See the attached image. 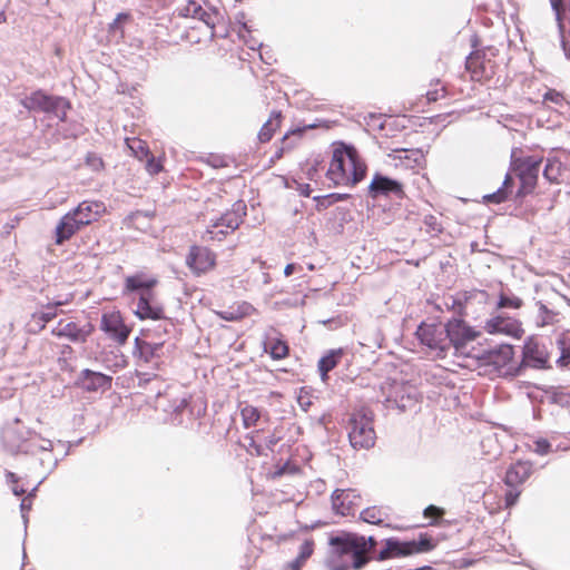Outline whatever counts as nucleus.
Returning <instances> with one entry per match:
<instances>
[{"mask_svg":"<svg viewBox=\"0 0 570 570\" xmlns=\"http://www.w3.org/2000/svg\"><path fill=\"white\" fill-rule=\"evenodd\" d=\"M444 95H445V89L442 87L440 89L429 90L426 92V99H428V101L433 102V101H436L440 98L444 97Z\"/></svg>","mask_w":570,"mask_h":570,"instance_id":"obj_45","label":"nucleus"},{"mask_svg":"<svg viewBox=\"0 0 570 570\" xmlns=\"http://www.w3.org/2000/svg\"><path fill=\"white\" fill-rule=\"evenodd\" d=\"M186 264L195 275H202L215 267L216 256L206 247L193 246L186 257Z\"/></svg>","mask_w":570,"mask_h":570,"instance_id":"obj_14","label":"nucleus"},{"mask_svg":"<svg viewBox=\"0 0 570 570\" xmlns=\"http://www.w3.org/2000/svg\"><path fill=\"white\" fill-rule=\"evenodd\" d=\"M81 380L88 391L107 390L111 386V377L99 372L83 370Z\"/></svg>","mask_w":570,"mask_h":570,"instance_id":"obj_23","label":"nucleus"},{"mask_svg":"<svg viewBox=\"0 0 570 570\" xmlns=\"http://www.w3.org/2000/svg\"><path fill=\"white\" fill-rule=\"evenodd\" d=\"M128 13H118L116 19L109 24V36L114 40H120L124 38V24L129 20Z\"/></svg>","mask_w":570,"mask_h":570,"instance_id":"obj_33","label":"nucleus"},{"mask_svg":"<svg viewBox=\"0 0 570 570\" xmlns=\"http://www.w3.org/2000/svg\"><path fill=\"white\" fill-rule=\"evenodd\" d=\"M556 314L547 308L546 305L540 304L539 312L537 316V325L538 326H547L554 322Z\"/></svg>","mask_w":570,"mask_h":570,"instance_id":"obj_39","label":"nucleus"},{"mask_svg":"<svg viewBox=\"0 0 570 570\" xmlns=\"http://www.w3.org/2000/svg\"><path fill=\"white\" fill-rule=\"evenodd\" d=\"M366 171L354 147L340 144L333 150L326 176L335 186H355Z\"/></svg>","mask_w":570,"mask_h":570,"instance_id":"obj_2","label":"nucleus"},{"mask_svg":"<svg viewBox=\"0 0 570 570\" xmlns=\"http://www.w3.org/2000/svg\"><path fill=\"white\" fill-rule=\"evenodd\" d=\"M126 145L131 154L139 160L145 159L150 154L147 144L139 138H126Z\"/></svg>","mask_w":570,"mask_h":570,"instance_id":"obj_32","label":"nucleus"},{"mask_svg":"<svg viewBox=\"0 0 570 570\" xmlns=\"http://www.w3.org/2000/svg\"><path fill=\"white\" fill-rule=\"evenodd\" d=\"M442 510H440L435 505H430L424 510V515L429 518H439L442 515Z\"/></svg>","mask_w":570,"mask_h":570,"instance_id":"obj_48","label":"nucleus"},{"mask_svg":"<svg viewBox=\"0 0 570 570\" xmlns=\"http://www.w3.org/2000/svg\"><path fill=\"white\" fill-rule=\"evenodd\" d=\"M288 569L289 570H301L302 567L295 560H293L292 562L288 563Z\"/></svg>","mask_w":570,"mask_h":570,"instance_id":"obj_53","label":"nucleus"},{"mask_svg":"<svg viewBox=\"0 0 570 570\" xmlns=\"http://www.w3.org/2000/svg\"><path fill=\"white\" fill-rule=\"evenodd\" d=\"M86 163L94 170H100L104 166L102 159L95 154H88Z\"/></svg>","mask_w":570,"mask_h":570,"instance_id":"obj_44","label":"nucleus"},{"mask_svg":"<svg viewBox=\"0 0 570 570\" xmlns=\"http://www.w3.org/2000/svg\"><path fill=\"white\" fill-rule=\"evenodd\" d=\"M446 352L453 350L455 356L465 358L480 357V348L474 346L480 332L464 321L452 318L446 323Z\"/></svg>","mask_w":570,"mask_h":570,"instance_id":"obj_4","label":"nucleus"},{"mask_svg":"<svg viewBox=\"0 0 570 570\" xmlns=\"http://www.w3.org/2000/svg\"><path fill=\"white\" fill-rule=\"evenodd\" d=\"M139 360L144 363H150L154 358L158 357V351L161 347V344L149 343L145 341L136 340Z\"/></svg>","mask_w":570,"mask_h":570,"instance_id":"obj_28","label":"nucleus"},{"mask_svg":"<svg viewBox=\"0 0 570 570\" xmlns=\"http://www.w3.org/2000/svg\"><path fill=\"white\" fill-rule=\"evenodd\" d=\"M20 508L22 511V517L26 518L24 512L30 510V508H31V498L30 497L24 498L20 504Z\"/></svg>","mask_w":570,"mask_h":570,"instance_id":"obj_49","label":"nucleus"},{"mask_svg":"<svg viewBox=\"0 0 570 570\" xmlns=\"http://www.w3.org/2000/svg\"><path fill=\"white\" fill-rule=\"evenodd\" d=\"M52 442L40 436H35L23 445L22 451L26 453L36 454L38 451H51Z\"/></svg>","mask_w":570,"mask_h":570,"instance_id":"obj_35","label":"nucleus"},{"mask_svg":"<svg viewBox=\"0 0 570 570\" xmlns=\"http://www.w3.org/2000/svg\"><path fill=\"white\" fill-rule=\"evenodd\" d=\"M250 446H254L258 454L261 453L259 445H256L253 436L250 438Z\"/></svg>","mask_w":570,"mask_h":570,"instance_id":"obj_56","label":"nucleus"},{"mask_svg":"<svg viewBox=\"0 0 570 570\" xmlns=\"http://www.w3.org/2000/svg\"><path fill=\"white\" fill-rule=\"evenodd\" d=\"M404 194L403 186L397 180L391 179L376 173L368 186V195L372 198H379L381 196L390 197H402Z\"/></svg>","mask_w":570,"mask_h":570,"instance_id":"obj_17","label":"nucleus"},{"mask_svg":"<svg viewBox=\"0 0 570 570\" xmlns=\"http://www.w3.org/2000/svg\"><path fill=\"white\" fill-rule=\"evenodd\" d=\"M106 210L100 202L85 200L61 217L55 228L56 244L70 239L83 226L96 222Z\"/></svg>","mask_w":570,"mask_h":570,"instance_id":"obj_3","label":"nucleus"},{"mask_svg":"<svg viewBox=\"0 0 570 570\" xmlns=\"http://www.w3.org/2000/svg\"><path fill=\"white\" fill-rule=\"evenodd\" d=\"M531 474V466L525 462H518L509 468L505 473V484L515 487L523 483Z\"/></svg>","mask_w":570,"mask_h":570,"instance_id":"obj_24","label":"nucleus"},{"mask_svg":"<svg viewBox=\"0 0 570 570\" xmlns=\"http://www.w3.org/2000/svg\"><path fill=\"white\" fill-rule=\"evenodd\" d=\"M298 402H299V405L306 411L307 406L309 405V402H307V401L303 402V397H299Z\"/></svg>","mask_w":570,"mask_h":570,"instance_id":"obj_55","label":"nucleus"},{"mask_svg":"<svg viewBox=\"0 0 570 570\" xmlns=\"http://www.w3.org/2000/svg\"><path fill=\"white\" fill-rule=\"evenodd\" d=\"M512 186V178L511 176L508 174L505 176V179L503 181V185L501 188H499L495 193H492V194H489V195H485L483 197L484 202L485 203H494V204H500L502 202H504L508 197V194H509V188Z\"/></svg>","mask_w":570,"mask_h":570,"instance_id":"obj_34","label":"nucleus"},{"mask_svg":"<svg viewBox=\"0 0 570 570\" xmlns=\"http://www.w3.org/2000/svg\"><path fill=\"white\" fill-rule=\"evenodd\" d=\"M101 330L119 344H124L130 333V328L124 323L118 311H110L102 314Z\"/></svg>","mask_w":570,"mask_h":570,"instance_id":"obj_15","label":"nucleus"},{"mask_svg":"<svg viewBox=\"0 0 570 570\" xmlns=\"http://www.w3.org/2000/svg\"><path fill=\"white\" fill-rule=\"evenodd\" d=\"M6 22V16L3 12H0V23H4Z\"/></svg>","mask_w":570,"mask_h":570,"instance_id":"obj_58","label":"nucleus"},{"mask_svg":"<svg viewBox=\"0 0 570 570\" xmlns=\"http://www.w3.org/2000/svg\"><path fill=\"white\" fill-rule=\"evenodd\" d=\"M566 167L557 158H548L543 169V176L550 183L560 184L562 181Z\"/></svg>","mask_w":570,"mask_h":570,"instance_id":"obj_26","label":"nucleus"},{"mask_svg":"<svg viewBox=\"0 0 570 570\" xmlns=\"http://www.w3.org/2000/svg\"><path fill=\"white\" fill-rule=\"evenodd\" d=\"M484 331L492 335H505L513 338H520L523 334L521 323L503 313L493 314L484 322Z\"/></svg>","mask_w":570,"mask_h":570,"instance_id":"obj_13","label":"nucleus"},{"mask_svg":"<svg viewBox=\"0 0 570 570\" xmlns=\"http://www.w3.org/2000/svg\"><path fill=\"white\" fill-rule=\"evenodd\" d=\"M277 441H278V438H277V436H275V435L271 436V438L267 440V442H266L267 448L272 449V448L277 443Z\"/></svg>","mask_w":570,"mask_h":570,"instance_id":"obj_51","label":"nucleus"},{"mask_svg":"<svg viewBox=\"0 0 570 570\" xmlns=\"http://www.w3.org/2000/svg\"><path fill=\"white\" fill-rule=\"evenodd\" d=\"M240 415L246 429L255 426L262 417L264 420H268L267 413L263 414L257 407L249 404H245L242 407Z\"/></svg>","mask_w":570,"mask_h":570,"instance_id":"obj_27","label":"nucleus"},{"mask_svg":"<svg viewBox=\"0 0 570 570\" xmlns=\"http://www.w3.org/2000/svg\"><path fill=\"white\" fill-rule=\"evenodd\" d=\"M296 265L295 264H288L286 265L285 269H284V274L285 276H291L295 271H296Z\"/></svg>","mask_w":570,"mask_h":570,"instance_id":"obj_50","label":"nucleus"},{"mask_svg":"<svg viewBox=\"0 0 570 570\" xmlns=\"http://www.w3.org/2000/svg\"><path fill=\"white\" fill-rule=\"evenodd\" d=\"M543 101L544 102H552L557 106H562V104L564 102V98L563 96L556 91V90H549L544 97H543Z\"/></svg>","mask_w":570,"mask_h":570,"instance_id":"obj_42","label":"nucleus"},{"mask_svg":"<svg viewBox=\"0 0 570 570\" xmlns=\"http://www.w3.org/2000/svg\"><path fill=\"white\" fill-rule=\"evenodd\" d=\"M302 193L305 195V196H308L309 195V188L308 186H306V188L304 190H302Z\"/></svg>","mask_w":570,"mask_h":570,"instance_id":"obj_59","label":"nucleus"},{"mask_svg":"<svg viewBox=\"0 0 570 570\" xmlns=\"http://www.w3.org/2000/svg\"><path fill=\"white\" fill-rule=\"evenodd\" d=\"M279 119H281V112L273 111L269 119L263 125V127L258 134V138L261 141L266 142V141L271 140L274 131L279 126Z\"/></svg>","mask_w":570,"mask_h":570,"instance_id":"obj_31","label":"nucleus"},{"mask_svg":"<svg viewBox=\"0 0 570 570\" xmlns=\"http://www.w3.org/2000/svg\"><path fill=\"white\" fill-rule=\"evenodd\" d=\"M433 548L434 544L425 535H421L417 541L413 540L407 542H400L395 539H389L386 540L385 549L380 551L377 559L382 561L390 558L404 557L419 552H426L432 550Z\"/></svg>","mask_w":570,"mask_h":570,"instance_id":"obj_10","label":"nucleus"},{"mask_svg":"<svg viewBox=\"0 0 570 570\" xmlns=\"http://www.w3.org/2000/svg\"><path fill=\"white\" fill-rule=\"evenodd\" d=\"M533 451L540 455L551 452V444L546 439H538L533 442Z\"/></svg>","mask_w":570,"mask_h":570,"instance_id":"obj_41","label":"nucleus"},{"mask_svg":"<svg viewBox=\"0 0 570 570\" xmlns=\"http://www.w3.org/2000/svg\"><path fill=\"white\" fill-rule=\"evenodd\" d=\"M56 317V311L53 307L49 306L46 311L35 313L32 315L31 322L29 326L32 328L37 326L39 330L43 328L46 323L52 321Z\"/></svg>","mask_w":570,"mask_h":570,"instance_id":"obj_37","label":"nucleus"},{"mask_svg":"<svg viewBox=\"0 0 570 570\" xmlns=\"http://www.w3.org/2000/svg\"><path fill=\"white\" fill-rule=\"evenodd\" d=\"M246 215V205L243 202L234 204L233 209L223 214L219 218L212 220L207 226L206 234L209 239L222 240L227 234L233 233L243 222Z\"/></svg>","mask_w":570,"mask_h":570,"instance_id":"obj_9","label":"nucleus"},{"mask_svg":"<svg viewBox=\"0 0 570 570\" xmlns=\"http://www.w3.org/2000/svg\"><path fill=\"white\" fill-rule=\"evenodd\" d=\"M446 324L422 323L416 331V336L438 357H444L446 355Z\"/></svg>","mask_w":570,"mask_h":570,"instance_id":"obj_12","label":"nucleus"},{"mask_svg":"<svg viewBox=\"0 0 570 570\" xmlns=\"http://www.w3.org/2000/svg\"><path fill=\"white\" fill-rule=\"evenodd\" d=\"M12 492H13L16 495H18V497H19V495L24 494V493H26V490H24V489H22V488H20V487H18V485H13V487H12Z\"/></svg>","mask_w":570,"mask_h":570,"instance_id":"obj_52","label":"nucleus"},{"mask_svg":"<svg viewBox=\"0 0 570 570\" xmlns=\"http://www.w3.org/2000/svg\"><path fill=\"white\" fill-rule=\"evenodd\" d=\"M306 560H307V559H301V557H299V556H297V558L295 559V561H296L301 567H303V566H304V563L306 562Z\"/></svg>","mask_w":570,"mask_h":570,"instance_id":"obj_57","label":"nucleus"},{"mask_svg":"<svg viewBox=\"0 0 570 570\" xmlns=\"http://www.w3.org/2000/svg\"><path fill=\"white\" fill-rule=\"evenodd\" d=\"M360 504V495L355 490H336L332 495L333 510L341 515L353 514Z\"/></svg>","mask_w":570,"mask_h":570,"instance_id":"obj_19","label":"nucleus"},{"mask_svg":"<svg viewBox=\"0 0 570 570\" xmlns=\"http://www.w3.org/2000/svg\"><path fill=\"white\" fill-rule=\"evenodd\" d=\"M382 393L385 395L387 406H396L402 411L414 409L419 402L416 386L407 382L386 383L382 386Z\"/></svg>","mask_w":570,"mask_h":570,"instance_id":"obj_8","label":"nucleus"},{"mask_svg":"<svg viewBox=\"0 0 570 570\" xmlns=\"http://www.w3.org/2000/svg\"><path fill=\"white\" fill-rule=\"evenodd\" d=\"M52 334L59 337H67L73 342H83L86 340V333L73 322L60 321L52 330Z\"/></svg>","mask_w":570,"mask_h":570,"instance_id":"obj_25","label":"nucleus"},{"mask_svg":"<svg viewBox=\"0 0 570 570\" xmlns=\"http://www.w3.org/2000/svg\"><path fill=\"white\" fill-rule=\"evenodd\" d=\"M157 281L144 274H137L126 278L128 291H139L140 296L136 307V315L139 318L159 320L163 317V308L155 302L151 288Z\"/></svg>","mask_w":570,"mask_h":570,"instance_id":"obj_5","label":"nucleus"},{"mask_svg":"<svg viewBox=\"0 0 570 570\" xmlns=\"http://www.w3.org/2000/svg\"><path fill=\"white\" fill-rule=\"evenodd\" d=\"M145 159L147 160L146 169L149 174L156 175L163 170L160 160H157L153 155L149 154Z\"/></svg>","mask_w":570,"mask_h":570,"instance_id":"obj_40","label":"nucleus"},{"mask_svg":"<svg viewBox=\"0 0 570 570\" xmlns=\"http://www.w3.org/2000/svg\"><path fill=\"white\" fill-rule=\"evenodd\" d=\"M342 356V350L331 351L327 355L323 356L318 362V370L322 376V380L325 382L327 379V373L332 371L338 363Z\"/></svg>","mask_w":570,"mask_h":570,"instance_id":"obj_29","label":"nucleus"},{"mask_svg":"<svg viewBox=\"0 0 570 570\" xmlns=\"http://www.w3.org/2000/svg\"><path fill=\"white\" fill-rule=\"evenodd\" d=\"M178 16L191 18L203 22L209 30H213L217 20V12L212 8H204L195 0L187 1L178 9Z\"/></svg>","mask_w":570,"mask_h":570,"instance_id":"obj_16","label":"nucleus"},{"mask_svg":"<svg viewBox=\"0 0 570 570\" xmlns=\"http://www.w3.org/2000/svg\"><path fill=\"white\" fill-rule=\"evenodd\" d=\"M540 164L541 160L533 157H527L524 159L517 158V150H512L511 165L513 169L518 171L521 180L519 194L525 195L533 190L537 185Z\"/></svg>","mask_w":570,"mask_h":570,"instance_id":"obj_11","label":"nucleus"},{"mask_svg":"<svg viewBox=\"0 0 570 570\" xmlns=\"http://www.w3.org/2000/svg\"><path fill=\"white\" fill-rule=\"evenodd\" d=\"M550 3L556 13L564 55L570 59V6L564 7L561 0H550Z\"/></svg>","mask_w":570,"mask_h":570,"instance_id":"obj_18","label":"nucleus"},{"mask_svg":"<svg viewBox=\"0 0 570 570\" xmlns=\"http://www.w3.org/2000/svg\"><path fill=\"white\" fill-rule=\"evenodd\" d=\"M557 363L561 367L570 365V346L562 348L561 356L558 358Z\"/></svg>","mask_w":570,"mask_h":570,"instance_id":"obj_46","label":"nucleus"},{"mask_svg":"<svg viewBox=\"0 0 570 570\" xmlns=\"http://www.w3.org/2000/svg\"><path fill=\"white\" fill-rule=\"evenodd\" d=\"M332 550L326 559L327 570H358L368 562L367 553L374 549L376 541L354 533L334 537L330 541Z\"/></svg>","mask_w":570,"mask_h":570,"instance_id":"obj_1","label":"nucleus"},{"mask_svg":"<svg viewBox=\"0 0 570 570\" xmlns=\"http://www.w3.org/2000/svg\"><path fill=\"white\" fill-rule=\"evenodd\" d=\"M7 478H8V480H9L10 482H12V483H16V482H17V476H16V474H14V473H12V472H8V473H7Z\"/></svg>","mask_w":570,"mask_h":570,"instance_id":"obj_54","label":"nucleus"},{"mask_svg":"<svg viewBox=\"0 0 570 570\" xmlns=\"http://www.w3.org/2000/svg\"><path fill=\"white\" fill-rule=\"evenodd\" d=\"M524 360L533 367H544L548 362V354L537 341L530 338L523 347Z\"/></svg>","mask_w":570,"mask_h":570,"instance_id":"obj_22","label":"nucleus"},{"mask_svg":"<svg viewBox=\"0 0 570 570\" xmlns=\"http://www.w3.org/2000/svg\"><path fill=\"white\" fill-rule=\"evenodd\" d=\"M387 517L386 510L383 508L377 507H371L366 508L361 512V518L364 522L372 523V524H379L384 521V519Z\"/></svg>","mask_w":570,"mask_h":570,"instance_id":"obj_36","label":"nucleus"},{"mask_svg":"<svg viewBox=\"0 0 570 570\" xmlns=\"http://www.w3.org/2000/svg\"><path fill=\"white\" fill-rule=\"evenodd\" d=\"M350 443L354 449H370L375 443V432L372 426V412L362 409L352 414L348 428Z\"/></svg>","mask_w":570,"mask_h":570,"instance_id":"obj_6","label":"nucleus"},{"mask_svg":"<svg viewBox=\"0 0 570 570\" xmlns=\"http://www.w3.org/2000/svg\"><path fill=\"white\" fill-rule=\"evenodd\" d=\"M313 551H314L313 540H306L301 546L298 556L301 557V559H308L313 554Z\"/></svg>","mask_w":570,"mask_h":570,"instance_id":"obj_43","label":"nucleus"},{"mask_svg":"<svg viewBox=\"0 0 570 570\" xmlns=\"http://www.w3.org/2000/svg\"><path fill=\"white\" fill-rule=\"evenodd\" d=\"M255 308L247 302H237L224 311L215 312L218 317L227 322H238L244 317L252 315Z\"/></svg>","mask_w":570,"mask_h":570,"instance_id":"obj_21","label":"nucleus"},{"mask_svg":"<svg viewBox=\"0 0 570 570\" xmlns=\"http://www.w3.org/2000/svg\"><path fill=\"white\" fill-rule=\"evenodd\" d=\"M265 351H269L274 360H282L288 354V346L281 338H268L265 342Z\"/></svg>","mask_w":570,"mask_h":570,"instance_id":"obj_30","label":"nucleus"},{"mask_svg":"<svg viewBox=\"0 0 570 570\" xmlns=\"http://www.w3.org/2000/svg\"><path fill=\"white\" fill-rule=\"evenodd\" d=\"M522 306V299L514 295H505L504 293L500 294V298L498 302V308H513L518 309Z\"/></svg>","mask_w":570,"mask_h":570,"instance_id":"obj_38","label":"nucleus"},{"mask_svg":"<svg viewBox=\"0 0 570 570\" xmlns=\"http://www.w3.org/2000/svg\"><path fill=\"white\" fill-rule=\"evenodd\" d=\"M520 495V492L515 491V490H509L505 494V502H507V505L508 507H511L513 505L518 498Z\"/></svg>","mask_w":570,"mask_h":570,"instance_id":"obj_47","label":"nucleus"},{"mask_svg":"<svg viewBox=\"0 0 570 570\" xmlns=\"http://www.w3.org/2000/svg\"><path fill=\"white\" fill-rule=\"evenodd\" d=\"M21 105L30 111L52 114L61 121L66 119L69 102L62 97L49 96L42 90H37L21 100Z\"/></svg>","mask_w":570,"mask_h":570,"instance_id":"obj_7","label":"nucleus"},{"mask_svg":"<svg viewBox=\"0 0 570 570\" xmlns=\"http://www.w3.org/2000/svg\"><path fill=\"white\" fill-rule=\"evenodd\" d=\"M480 353L481 356L474 360H480L484 364H491L495 367L507 365L513 357V348L508 344L500 345L498 348L489 351L480 348Z\"/></svg>","mask_w":570,"mask_h":570,"instance_id":"obj_20","label":"nucleus"}]
</instances>
